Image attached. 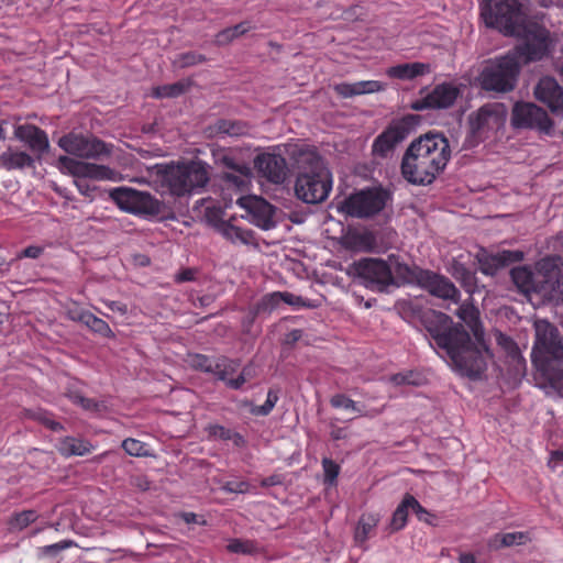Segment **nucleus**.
Wrapping results in <instances>:
<instances>
[{
	"instance_id": "ea45409f",
	"label": "nucleus",
	"mask_w": 563,
	"mask_h": 563,
	"mask_svg": "<svg viewBox=\"0 0 563 563\" xmlns=\"http://www.w3.org/2000/svg\"><path fill=\"white\" fill-rule=\"evenodd\" d=\"M410 509L409 494H406L401 503L395 509L390 522L389 532H396L405 528L408 519V510Z\"/></svg>"
},
{
	"instance_id": "49530a36",
	"label": "nucleus",
	"mask_w": 563,
	"mask_h": 563,
	"mask_svg": "<svg viewBox=\"0 0 563 563\" xmlns=\"http://www.w3.org/2000/svg\"><path fill=\"white\" fill-rule=\"evenodd\" d=\"M389 380L396 386H419L422 383V376L418 372L407 371L391 375Z\"/></svg>"
},
{
	"instance_id": "bf43d9fd",
	"label": "nucleus",
	"mask_w": 563,
	"mask_h": 563,
	"mask_svg": "<svg viewBox=\"0 0 563 563\" xmlns=\"http://www.w3.org/2000/svg\"><path fill=\"white\" fill-rule=\"evenodd\" d=\"M252 367L244 366L238 377L234 380L229 382V388L238 390L252 377Z\"/></svg>"
},
{
	"instance_id": "c756f323",
	"label": "nucleus",
	"mask_w": 563,
	"mask_h": 563,
	"mask_svg": "<svg viewBox=\"0 0 563 563\" xmlns=\"http://www.w3.org/2000/svg\"><path fill=\"white\" fill-rule=\"evenodd\" d=\"M330 405L335 409L351 410L358 416L375 417L380 413V410L372 409L365 410L364 406H358L356 401L345 396L344 394H336L331 397Z\"/></svg>"
},
{
	"instance_id": "4468645a",
	"label": "nucleus",
	"mask_w": 563,
	"mask_h": 563,
	"mask_svg": "<svg viewBox=\"0 0 563 563\" xmlns=\"http://www.w3.org/2000/svg\"><path fill=\"white\" fill-rule=\"evenodd\" d=\"M235 203L250 216V221L262 230H271L276 227V208L264 198L249 195L238 196Z\"/></svg>"
},
{
	"instance_id": "774afa93",
	"label": "nucleus",
	"mask_w": 563,
	"mask_h": 563,
	"mask_svg": "<svg viewBox=\"0 0 563 563\" xmlns=\"http://www.w3.org/2000/svg\"><path fill=\"white\" fill-rule=\"evenodd\" d=\"M283 476L279 475V474H273L271 476H267L265 478H263L261 481V486L262 487H272V486H277V485H282L283 484Z\"/></svg>"
},
{
	"instance_id": "2f4dec72",
	"label": "nucleus",
	"mask_w": 563,
	"mask_h": 563,
	"mask_svg": "<svg viewBox=\"0 0 563 563\" xmlns=\"http://www.w3.org/2000/svg\"><path fill=\"white\" fill-rule=\"evenodd\" d=\"M206 431L209 438L232 441L236 448H243L246 444V440L241 433L221 424H209L206 427Z\"/></svg>"
},
{
	"instance_id": "f03ea898",
	"label": "nucleus",
	"mask_w": 563,
	"mask_h": 563,
	"mask_svg": "<svg viewBox=\"0 0 563 563\" xmlns=\"http://www.w3.org/2000/svg\"><path fill=\"white\" fill-rule=\"evenodd\" d=\"M534 34V42H523L485 66L481 74V86L484 90L498 93L512 91L521 66L545 56L549 43H544V32L537 29Z\"/></svg>"
},
{
	"instance_id": "c85d7f7f",
	"label": "nucleus",
	"mask_w": 563,
	"mask_h": 563,
	"mask_svg": "<svg viewBox=\"0 0 563 563\" xmlns=\"http://www.w3.org/2000/svg\"><path fill=\"white\" fill-rule=\"evenodd\" d=\"M424 271V268L417 265L396 262L393 274H395V279H398L401 284L419 286Z\"/></svg>"
},
{
	"instance_id": "338daca9",
	"label": "nucleus",
	"mask_w": 563,
	"mask_h": 563,
	"mask_svg": "<svg viewBox=\"0 0 563 563\" xmlns=\"http://www.w3.org/2000/svg\"><path fill=\"white\" fill-rule=\"evenodd\" d=\"M223 184V190H240L241 186L245 185V178H222Z\"/></svg>"
},
{
	"instance_id": "9d476101",
	"label": "nucleus",
	"mask_w": 563,
	"mask_h": 563,
	"mask_svg": "<svg viewBox=\"0 0 563 563\" xmlns=\"http://www.w3.org/2000/svg\"><path fill=\"white\" fill-rule=\"evenodd\" d=\"M511 124L516 129H534L548 135L553 131V123L547 112L532 102L515 103Z\"/></svg>"
},
{
	"instance_id": "0e129e2a",
	"label": "nucleus",
	"mask_w": 563,
	"mask_h": 563,
	"mask_svg": "<svg viewBox=\"0 0 563 563\" xmlns=\"http://www.w3.org/2000/svg\"><path fill=\"white\" fill-rule=\"evenodd\" d=\"M43 252H44V247L37 246V245H30V246L25 247L23 251H21L16 255V258L18 260H21L24 257L38 258L43 254Z\"/></svg>"
},
{
	"instance_id": "aec40b11",
	"label": "nucleus",
	"mask_w": 563,
	"mask_h": 563,
	"mask_svg": "<svg viewBox=\"0 0 563 563\" xmlns=\"http://www.w3.org/2000/svg\"><path fill=\"white\" fill-rule=\"evenodd\" d=\"M536 98L556 115L563 114V89L552 77H543L534 87Z\"/></svg>"
},
{
	"instance_id": "79ce46f5",
	"label": "nucleus",
	"mask_w": 563,
	"mask_h": 563,
	"mask_svg": "<svg viewBox=\"0 0 563 563\" xmlns=\"http://www.w3.org/2000/svg\"><path fill=\"white\" fill-rule=\"evenodd\" d=\"M38 518V514L36 510L27 509L21 512L13 514L9 521V530L10 531H22L27 528L31 523L35 522Z\"/></svg>"
},
{
	"instance_id": "ddd939ff",
	"label": "nucleus",
	"mask_w": 563,
	"mask_h": 563,
	"mask_svg": "<svg viewBox=\"0 0 563 563\" xmlns=\"http://www.w3.org/2000/svg\"><path fill=\"white\" fill-rule=\"evenodd\" d=\"M410 118L393 121L373 142L372 155L376 158H388L396 146L402 142L409 132Z\"/></svg>"
},
{
	"instance_id": "603ef678",
	"label": "nucleus",
	"mask_w": 563,
	"mask_h": 563,
	"mask_svg": "<svg viewBox=\"0 0 563 563\" xmlns=\"http://www.w3.org/2000/svg\"><path fill=\"white\" fill-rule=\"evenodd\" d=\"M217 363V357H210L203 354H196L191 357L190 364L195 369L209 373L213 375L214 364Z\"/></svg>"
},
{
	"instance_id": "052dcab7",
	"label": "nucleus",
	"mask_w": 563,
	"mask_h": 563,
	"mask_svg": "<svg viewBox=\"0 0 563 563\" xmlns=\"http://www.w3.org/2000/svg\"><path fill=\"white\" fill-rule=\"evenodd\" d=\"M409 503H410V509L416 514L417 518L420 521L428 522L429 521L428 517H430L431 514L426 508H423L420 505V503L410 494H409Z\"/></svg>"
},
{
	"instance_id": "a18cd8bd",
	"label": "nucleus",
	"mask_w": 563,
	"mask_h": 563,
	"mask_svg": "<svg viewBox=\"0 0 563 563\" xmlns=\"http://www.w3.org/2000/svg\"><path fill=\"white\" fill-rule=\"evenodd\" d=\"M30 417L52 431L58 432L64 430L63 424L56 421L53 413L46 410L38 409L36 411H32Z\"/></svg>"
},
{
	"instance_id": "13d9d810",
	"label": "nucleus",
	"mask_w": 563,
	"mask_h": 563,
	"mask_svg": "<svg viewBox=\"0 0 563 563\" xmlns=\"http://www.w3.org/2000/svg\"><path fill=\"white\" fill-rule=\"evenodd\" d=\"M74 542L69 540H62L57 543L44 545L40 548L41 555H56L58 552L73 547Z\"/></svg>"
},
{
	"instance_id": "5fc2aeb1",
	"label": "nucleus",
	"mask_w": 563,
	"mask_h": 563,
	"mask_svg": "<svg viewBox=\"0 0 563 563\" xmlns=\"http://www.w3.org/2000/svg\"><path fill=\"white\" fill-rule=\"evenodd\" d=\"M322 468L324 473V484L334 485L340 474V465L333 460L324 457L322 460Z\"/></svg>"
},
{
	"instance_id": "e2e57ef3",
	"label": "nucleus",
	"mask_w": 563,
	"mask_h": 563,
	"mask_svg": "<svg viewBox=\"0 0 563 563\" xmlns=\"http://www.w3.org/2000/svg\"><path fill=\"white\" fill-rule=\"evenodd\" d=\"M269 298H265V296L257 301L254 306H252V318H257L262 313H271L273 310L269 307Z\"/></svg>"
},
{
	"instance_id": "20e7f679",
	"label": "nucleus",
	"mask_w": 563,
	"mask_h": 563,
	"mask_svg": "<svg viewBox=\"0 0 563 563\" xmlns=\"http://www.w3.org/2000/svg\"><path fill=\"white\" fill-rule=\"evenodd\" d=\"M57 145L67 155H60L56 166L60 173H69L73 176H80L81 172L88 167V164L81 159L102 161L111 155L113 147L92 133L77 130L62 135Z\"/></svg>"
},
{
	"instance_id": "6ab92c4d",
	"label": "nucleus",
	"mask_w": 563,
	"mask_h": 563,
	"mask_svg": "<svg viewBox=\"0 0 563 563\" xmlns=\"http://www.w3.org/2000/svg\"><path fill=\"white\" fill-rule=\"evenodd\" d=\"M155 176H207V164L200 159L178 161L166 164H156L151 169Z\"/></svg>"
},
{
	"instance_id": "7c9ffc66",
	"label": "nucleus",
	"mask_w": 563,
	"mask_h": 563,
	"mask_svg": "<svg viewBox=\"0 0 563 563\" xmlns=\"http://www.w3.org/2000/svg\"><path fill=\"white\" fill-rule=\"evenodd\" d=\"M92 445L89 441L77 439L74 437L64 438L58 446V451L65 456L79 455L89 453Z\"/></svg>"
},
{
	"instance_id": "72a5a7b5",
	"label": "nucleus",
	"mask_w": 563,
	"mask_h": 563,
	"mask_svg": "<svg viewBox=\"0 0 563 563\" xmlns=\"http://www.w3.org/2000/svg\"><path fill=\"white\" fill-rule=\"evenodd\" d=\"M240 363L235 360H231L225 356L217 357V363L214 364L213 375L219 379L227 384L229 387V382L234 380L232 375L236 373Z\"/></svg>"
},
{
	"instance_id": "a878e982",
	"label": "nucleus",
	"mask_w": 563,
	"mask_h": 563,
	"mask_svg": "<svg viewBox=\"0 0 563 563\" xmlns=\"http://www.w3.org/2000/svg\"><path fill=\"white\" fill-rule=\"evenodd\" d=\"M531 541L529 532L515 531L507 533H495L487 540V548L490 551H499L504 548L523 545Z\"/></svg>"
},
{
	"instance_id": "cd10ccee",
	"label": "nucleus",
	"mask_w": 563,
	"mask_h": 563,
	"mask_svg": "<svg viewBox=\"0 0 563 563\" xmlns=\"http://www.w3.org/2000/svg\"><path fill=\"white\" fill-rule=\"evenodd\" d=\"M430 71V65L424 63H407L387 69V75L398 79H413Z\"/></svg>"
},
{
	"instance_id": "6e6552de",
	"label": "nucleus",
	"mask_w": 563,
	"mask_h": 563,
	"mask_svg": "<svg viewBox=\"0 0 563 563\" xmlns=\"http://www.w3.org/2000/svg\"><path fill=\"white\" fill-rule=\"evenodd\" d=\"M391 200V192L383 187L358 190L344 199L341 210L347 216L368 219L378 214Z\"/></svg>"
},
{
	"instance_id": "f8f14e48",
	"label": "nucleus",
	"mask_w": 563,
	"mask_h": 563,
	"mask_svg": "<svg viewBox=\"0 0 563 563\" xmlns=\"http://www.w3.org/2000/svg\"><path fill=\"white\" fill-rule=\"evenodd\" d=\"M506 117L507 108L504 103L484 104L468 117L471 132L475 136H482L487 131L498 130L504 125Z\"/></svg>"
},
{
	"instance_id": "39448f33",
	"label": "nucleus",
	"mask_w": 563,
	"mask_h": 563,
	"mask_svg": "<svg viewBox=\"0 0 563 563\" xmlns=\"http://www.w3.org/2000/svg\"><path fill=\"white\" fill-rule=\"evenodd\" d=\"M481 15L487 26L506 35L522 37L523 42H534L532 37L538 29L544 32V43L549 42L545 27L527 22L519 0H483Z\"/></svg>"
},
{
	"instance_id": "f704fd0d",
	"label": "nucleus",
	"mask_w": 563,
	"mask_h": 563,
	"mask_svg": "<svg viewBox=\"0 0 563 563\" xmlns=\"http://www.w3.org/2000/svg\"><path fill=\"white\" fill-rule=\"evenodd\" d=\"M252 29H254V26L249 21H243L234 26L227 27L216 35V44L220 46L228 45L233 40L244 35Z\"/></svg>"
},
{
	"instance_id": "c9c22d12",
	"label": "nucleus",
	"mask_w": 563,
	"mask_h": 563,
	"mask_svg": "<svg viewBox=\"0 0 563 563\" xmlns=\"http://www.w3.org/2000/svg\"><path fill=\"white\" fill-rule=\"evenodd\" d=\"M64 396L68 398L74 405L81 407L85 410H96L98 405L91 399L85 397L82 390L78 387L77 383L69 384L64 391Z\"/></svg>"
},
{
	"instance_id": "423d86ee",
	"label": "nucleus",
	"mask_w": 563,
	"mask_h": 563,
	"mask_svg": "<svg viewBox=\"0 0 563 563\" xmlns=\"http://www.w3.org/2000/svg\"><path fill=\"white\" fill-rule=\"evenodd\" d=\"M534 329L532 363L543 377L554 384L563 376V338L559 329L547 320L536 321Z\"/></svg>"
},
{
	"instance_id": "e433bc0d",
	"label": "nucleus",
	"mask_w": 563,
	"mask_h": 563,
	"mask_svg": "<svg viewBox=\"0 0 563 563\" xmlns=\"http://www.w3.org/2000/svg\"><path fill=\"white\" fill-rule=\"evenodd\" d=\"M379 522V516L376 514H363L357 522L355 540L365 542Z\"/></svg>"
},
{
	"instance_id": "3c124183",
	"label": "nucleus",
	"mask_w": 563,
	"mask_h": 563,
	"mask_svg": "<svg viewBox=\"0 0 563 563\" xmlns=\"http://www.w3.org/2000/svg\"><path fill=\"white\" fill-rule=\"evenodd\" d=\"M32 151L44 153L49 147L47 134L35 125V131L26 143Z\"/></svg>"
},
{
	"instance_id": "bb28decb",
	"label": "nucleus",
	"mask_w": 563,
	"mask_h": 563,
	"mask_svg": "<svg viewBox=\"0 0 563 563\" xmlns=\"http://www.w3.org/2000/svg\"><path fill=\"white\" fill-rule=\"evenodd\" d=\"M382 88L380 82L375 80L357 81L354 84L343 82L334 86L336 93L343 98L376 92L382 90Z\"/></svg>"
},
{
	"instance_id": "7ed1b4c3",
	"label": "nucleus",
	"mask_w": 563,
	"mask_h": 563,
	"mask_svg": "<svg viewBox=\"0 0 563 563\" xmlns=\"http://www.w3.org/2000/svg\"><path fill=\"white\" fill-rule=\"evenodd\" d=\"M451 156L449 141L440 133H426L412 141L401 161L402 176H435L443 172Z\"/></svg>"
},
{
	"instance_id": "4d7b16f0",
	"label": "nucleus",
	"mask_w": 563,
	"mask_h": 563,
	"mask_svg": "<svg viewBox=\"0 0 563 563\" xmlns=\"http://www.w3.org/2000/svg\"><path fill=\"white\" fill-rule=\"evenodd\" d=\"M218 162H220L222 165H224L227 168L236 172L241 174V176H252L251 168L245 163H236L233 157L229 155H221L218 158Z\"/></svg>"
},
{
	"instance_id": "b1692460",
	"label": "nucleus",
	"mask_w": 563,
	"mask_h": 563,
	"mask_svg": "<svg viewBox=\"0 0 563 563\" xmlns=\"http://www.w3.org/2000/svg\"><path fill=\"white\" fill-rule=\"evenodd\" d=\"M162 178L161 186L163 192H168L173 197H185L192 194L200 192L203 189L210 178Z\"/></svg>"
},
{
	"instance_id": "412c9836",
	"label": "nucleus",
	"mask_w": 563,
	"mask_h": 563,
	"mask_svg": "<svg viewBox=\"0 0 563 563\" xmlns=\"http://www.w3.org/2000/svg\"><path fill=\"white\" fill-rule=\"evenodd\" d=\"M422 274L423 275L419 284L420 288L438 298L450 300L459 299L460 291L448 277L429 269H426Z\"/></svg>"
},
{
	"instance_id": "864d4df0",
	"label": "nucleus",
	"mask_w": 563,
	"mask_h": 563,
	"mask_svg": "<svg viewBox=\"0 0 563 563\" xmlns=\"http://www.w3.org/2000/svg\"><path fill=\"white\" fill-rule=\"evenodd\" d=\"M227 549L231 553L252 554L256 551V544L251 540L232 539Z\"/></svg>"
},
{
	"instance_id": "473e14b6",
	"label": "nucleus",
	"mask_w": 563,
	"mask_h": 563,
	"mask_svg": "<svg viewBox=\"0 0 563 563\" xmlns=\"http://www.w3.org/2000/svg\"><path fill=\"white\" fill-rule=\"evenodd\" d=\"M224 239L232 243L252 244L254 243V233L252 230L242 229L233 225L230 221L219 232Z\"/></svg>"
},
{
	"instance_id": "a19ab883",
	"label": "nucleus",
	"mask_w": 563,
	"mask_h": 563,
	"mask_svg": "<svg viewBox=\"0 0 563 563\" xmlns=\"http://www.w3.org/2000/svg\"><path fill=\"white\" fill-rule=\"evenodd\" d=\"M33 159L24 152H5L0 155V166L10 170L31 165Z\"/></svg>"
},
{
	"instance_id": "6e6d98bb",
	"label": "nucleus",
	"mask_w": 563,
	"mask_h": 563,
	"mask_svg": "<svg viewBox=\"0 0 563 563\" xmlns=\"http://www.w3.org/2000/svg\"><path fill=\"white\" fill-rule=\"evenodd\" d=\"M122 449L132 456H145L147 450L145 443L140 440L128 438L122 442Z\"/></svg>"
},
{
	"instance_id": "f3484780",
	"label": "nucleus",
	"mask_w": 563,
	"mask_h": 563,
	"mask_svg": "<svg viewBox=\"0 0 563 563\" xmlns=\"http://www.w3.org/2000/svg\"><path fill=\"white\" fill-rule=\"evenodd\" d=\"M332 189V178H296V197L305 203L324 201Z\"/></svg>"
},
{
	"instance_id": "0eeeda50",
	"label": "nucleus",
	"mask_w": 563,
	"mask_h": 563,
	"mask_svg": "<svg viewBox=\"0 0 563 563\" xmlns=\"http://www.w3.org/2000/svg\"><path fill=\"white\" fill-rule=\"evenodd\" d=\"M551 266L553 265L549 260L540 262L537 271L527 265L517 266L510 271V277L520 294L545 296L554 289L553 279L556 276Z\"/></svg>"
},
{
	"instance_id": "37998d69",
	"label": "nucleus",
	"mask_w": 563,
	"mask_h": 563,
	"mask_svg": "<svg viewBox=\"0 0 563 563\" xmlns=\"http://www.w3.org/2000/svg\"><path fill=\"white\" fill-rule=\"evenodd\" d=\"M376 239L372 232L354 233L346 238V245L351 249L371 252Z\"/></svg>"
},
{
	"instance_id": "09e8293b",
	"label": "nucleus",
	"mask_w": 563,
	"mask_h": 563,
	"mask_svg": "<svg viewBox=\"0 0 563 563\" xmlns=\"http://www.w3.org/2000/svg\"><path fill=\"white\" fill-rule=\"evenodd\" d=\"M278 399H279L278 390L271 388V389H268L267 398H266L265 402L261 406L253 407L251 412L255 416L266 417L273 411Z\"/></svg>"
},
{
	"instance_id": "c03bdc74",
	"label": "nucleus",
	"mask_w": 563,
	"mask_h": 563,
	"mask_svg": "<svg viewBox=\"0 0 563 563\" xmlns=\"http://www.w3.org/2000/svg\"><path fill=\"white\" fill-rule=\"evenodd\" d=\"M207 62V57L197 52H186L178 54L173 60V65L176 68H187Z\"/></svg>"
},
{
	"instance_id": "9b49d317",
	"label": "nucleus",
	"mask_w": 563,
	"mask_h": 563,
	"mask_svg": "<svg viewBox=\"0 0 563 563\" xmlns=\"http://www.w3.org/2000/svg\"><path fill=\"white\" fill-rule=\"evenodd\" d=\"M283 148L298 169L297 176H330L322 157L314 148L292 144L283 145Z\"/></svg>"
},
{
	"instance_id": "de8ad7c7",
	"label": "nucleus",
	"mask_w": 563,
	"mask_h": 563,
	"mask_svg": "<svg viewBox=\"0 0 563 563\" xmlns=\"http://www.w3.org/2000/svg\"><path fill=\"white\" fill-rule=\"evenodd\" d=\"M278 399H279L278 390L271 388V389H268L267 398H266L265 402L261 406L253 407L251 412L255 416L266 417L273 411Z\"/></svg>"
},
{
	"instance_id": "a211bd4d",
	"label": "nucleus",
	"mask_w": 563,
	"mask_h": 563,
	"mask_svg": "<svg viewBox=\"0 0 563 563\" xmlns=\"http://www.w3.org/2000/svg\"><path fill=\"white\" fill-rule=\"evenodd\" d=\"M460 95V89L452 84H441L433 88L426 97L412 103V109H448L452 107Z\"/></svg>"
},
{
	"instance_id": "680f3d73",
	"label": "nucleus",
	"mask_w": 563,
	"mask_h": 563,
	"mask_svg": "<svg viewBox=\"0 0 563 563\" xmlns=\"http://www.w3.org/2000/svg\"><path fill=\"white\" fill-rule=\"evenodd\" d=\"M33 131H35V125L33 124H23L15 128L14 136L22 141L27 143L31 139Z\"/></svg>"
},
{
	"instance_id": "5701e85b",
	"label": "nucleus",
	"mask_w": 563,
	"mask_h": 563,
	"mask_svg": "<svg viewBox=\"0 0 563 563\" xmlns=\"http://www.w3.org/2000/svg\"><path fill=\"white\" fill-rule=\"evenodd\" d=\"M282 147L277 146L273 152H263L255 156L254 168L261 176H286L287 163Z\"/></svg>"
},
{
	"instance_id": "8fccbe9b",
	"label": "nucleus",
	"mask_w": 563,
	"mask_h": 563,
	"mask_svg": "<svg viewBox=\"0 0 563 563\" xmlns=\"http://www.w3.org/2000/svg\"><path fill=\"white\" fill-rule=\"evenodd\" d=\"M224 212L221 208L208 207L205 211V219L209 225H211L217 232L227 224V220L223 219Z\"/></svg>"
},
{
	"instance_id": "dca6fc26",
	"label": "nucleus",
	"mask_w": 563,
	"mask_h": 563,
	"mask_svg": "<svg viewBox=\"0 0 563 563\" xmlns=\"http://www.w3.org/2000/svg\"><path fill=\"white\" fill-rule=\"evenodd\" d=\"M357 275L368 285L376 286L379 290L395 285V277L390 266L380 258H364L356 263Z\"/></svg>"
},
{
	"instance_id": "393cba45",
	"label": "nucleus",
	"mask_w": 563,
	"mask_h": 563,
	"mask_svg": "<svg viewBox=\"0 0 563 563\" xmlns=\"http://www.w3.org/2000/svg\"><path fill=\"white\" fill-rule=\"evenodd\" d=\"M206 132L209 136H217L219 134H227L230 136H242L247 135L250 132V125L247 122L239 120L219 119L214 123L210 124Z\"/></svg>"
},
{
	"instance_id": "1a4fd4ad",
	"label": "nucleus",
	"mask_w": 563,
	"mask_h": 563,
	"mask_svg": "<svg viewBox=\"0 0 563 563\" xmlns=\"http://www.w3.org/2000/svg\"><path fill=\"white\" fill-rule=\"evenodd\" d=\"M110 197L122 211L142 218L156 217L163 208L162 202L150 192L129 187L113 189Z\"/></svg>"
},
{
	"instance_id": "69168bd1",
	"label": "nucleus",
	"mask_w": 563,
	"mask_h": 563,
	"mask_svg": "<svg viewBox=\"0 0 563 563\" xmlns=\"http://www.w3.org/2000/svg\"><path fill=\"white\" fill-rule=\"evenodd\" d=\"M224 489L229 493H246L249 489V483L246 482H228L224 486Z\"/></svg>"
},
{
	"instance_id": "2eb2a0df",
	"label": "nucleus",
	"mask_w": 563,
	"mask_h": 563,
	"mask_svg": "<svg viewBox=\"0 0 563 563\" xmlns=\"http://www.w3.org/2000/svg\"><path fill=\"white\" fill-rule=\"evenodd\" d=\"M457 317L470 328L474 340L470 336V349L476 350L484 361V372L492 357L490 350L484 339V329L479 320V311L473 305H462L456 312Z\"/></svg>"
},
{
	"instance_id": "58836bf2",
	"label": "nucleus",
	"mask_w": 563,
	"mask_h": 563,
	"mask_svg": "<svg viewBox=\"0 0 563 563\" xmlns=\"http://www.w3.org/2000/svg\"><path fill=\"white\" fill-rule=\"evenodd\" d=\"M79 320L95 333H98L104 338L114 336V333L109 327V324L104 320L92 314L91 312H82L79 317Z\"/></svg>"
},
{
	"instance_id": "f257e3e1",
	"label": "nucleus",
	"mask_w": 563,
	"mask_h": 563,
	"mask_svg": "<svg viewBox=\"0 0 563 563\" xmlns=\"http://www.w3.org/2000/svg\"><path fill=\"white\" fill-rule=\"evenodd\" d=\"M422 323L461 374L470 378H479L484 374V361L476 350L468 347L470 333L462 324L453 325L448 314L435 310L424 312Z\"/></svg>"
},
{
	"instance_id": "4c0bfd02",
	"label": "nucleus",
	"mask_w": 563,
	"mask_h": 563,
	"mask_svg": "<svg viewBox=\"0 0 563 563\" xmlns=\"http://www.w3.org/2000/svg\"><path fill=\"white\" fill-rule=\"evenodd\" d=\"M191 84V80H179L174 84L158 86L153 89V96L155 98H176L184 95Z\"/></svg>"
},
{
	"instance_id": "4be33fe9",
	"label": "nucleus",
	"mask_w": 563,
	"mask_h": 563,
	"mask_svg": "<svg viewBox=\"0 0 563 563\" xmlns=\"http://www.w3.org/2000/svg\"><path fill=\"white\" fill-rule=\"evenodd\" d=\"M522 258L523 253L521 251L504 250L495 254L486 252L477 254L479 269L487 276H494L500 268L520 262Z\"/></svg>"
}]
</instances>
